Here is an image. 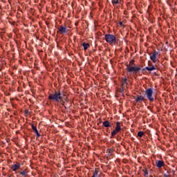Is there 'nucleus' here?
<instances>
[{
	"instance_id": "1",
	"label": "nucleus",
	"mask_w": 177,
	"mask_h": 177,
	"mask_svg": "<svg viewBox=\"0 0 177 177\" xmlns=\"http://www.w3.org/2000/svg\"><path fill=\"white\" fill-rule=\"evenodd\" d=\"M126 70L127 74H131V73H133V74H138V73L140 71V67L136 66V64H135V60L133 59L127 65Z\"/></svg>"
},
{
	"instance_id": "2",
	"label": "nucleus",
	"mask_w": 177,
	"mask_h": 177,
	"mask_svg": "<svg viewBox=\"0 0 177 177\" xmlns=\"http://www.w3.org/2000/svg\"><path fill=\"white\" fill-rule=\"evenodd\" d=\"M60 95H61L60 91H59L58 93L55 92L53 94H50L48 96V99L50 100H55L56 102H59V100H63V97H61Z\"/></svg>"
},
{
	"instance_id": "3",
	"label": "nucleus",
	"mask_w": 177,
	"mask_h": 177,
	"mask_svg": "<svg viewBox=\"0 0 177 177\" xmlns=\"http://www.w3.org/2000/svg\"><path fill=\"white\" fill-rule=\"evenodd\" d=\"M105 40L110 45H113L116 42V37L113 35L108 34L105 35Z\"/></svg>"
},
{
	"instance_id": "4",
	"label": "nucleus",
	"mask_w": 177,
	"mask_h": 177,
	"mask_svg": "<svg viewBox=\"0 0 177 177\" xmlns=\"http://www.w3.org/2000/svg\"><path fill=\"white\" fill-rule=\"evenodd\" d=\"M145 95L149 100V102H154V97H153V88H148L145 91Z\"/></svg>"
},
{
	"instance_id": "5",
	"label": "nucleus",
	"mask_w": 177,
	"mask_h": 177,
	"mask_svg": "<svg viewBox=\"0 0 177 177\" xmlns=\"http://www.w3.org/2000/svg\"><path fill=\"white\" fill-rule=\"evenodd\" d=\"M120 131H121V122H116V127L113 131V132L111 133V138H114V136H115V135H117V133H118V132H120Z\"/></svg>"
},
{
	"instance_id": "6",
	"label": "nucleus",
	"mask_w": 177,
	"mask_h": 177,
	"mask_svg": "<svg viewBox=\"0 0 177 177\" xmlns=\"http://www.w3.org/2000/svg\"><path fill=\"white\" fill-rule=\"evenodd\" d=\"M145 70L147 71H153V70H157V68L153 66L151 62H148V66L145 67Z\"/></svg>"
},
{
	"instance_id": "7",
	"label": "nucleus",
	"mask_w": 177,
	"mask_h": 177,
	"mask_svg": "<svg viewBox=\"0 0 177 177\" xmlns=\"http://www.w3.org/2000/svg\"><path fill=\"white\" fill-rule=\"evenodd\" d=\"M158 55V52L155 51L150 55V59L153 62V63H157V55Z\"/></svg>"
},
{
	"instance_id": "8",
	"label": "nucleus",
	"mask_w": 177,
	"mask_h": 177,
	"mask_svg": "<svg viewBox=\"0 0 177 177\" xmlns=\"http://www.w3.org/2000/svg\"><path fill=\"white\" fill-rule=\"evenodd\" d=\"M58 30H59L60 34H66V32H68L67 27L64 26H59V28H58Z\"/></svg>"
},
{
	"instance_id": "9",
	"label": "nucleus",
	"mask_w": 177,
	"mask_h": 177,
	"mask_svg": "<svg viewBox=\"0 0 177 177\" xmlns=\"http://www.w3.org/2000/svg\"><path fill=\"white\" fill-rule=\"evenodd\" d=\"M11 169L13 171H18V169H20V163L12 165L11 166Z\"/></svg>"
},
{
	"instance_id": "10",
	"label": "nucleus",
	"mask_w": 177,
	"mask_h": 177,
	"mask_svg": "<svg viewBox=\"0 0 177 177\" xmlns=\"http://www.w3.org/2000/svg\"><path fill=\"white\" fill-rule=\"evenodd\" d=\"M142 100H145V97L142 95H137V97L136 99V102L137 103H140V102H142Z\"/></svg>"
},
{
	"instance_id": "11",
	"label": "nucleus",
	"mask_w": 177,
	"mask_h": 177,
	"mask_svg": "<svg viewBox=\"0 0 177 177\" xmlns=\"http://www.w3.org/2000/svg\"><path fill=\"white\" fill-rule=\"evenodd\" d=\"M156 167H158V168H162L164 166V162H162L161 160H156Z\"/></svg>"
},
{
	"instance_id": "12",
	"label": "nucleus",
	"mask_w": 177,
	"mask_h": 177,
	"mask_svg": "<svg viewBox=\"0 0 177 177\" xmlns=\"http://www.w3.org/2000/svg\"><path fill=\"white\" fill-rule=\"evenodd\" d=\"M102 125L103 127H105V128H109V127H111V125L110 124V122L109 121H104L103 123H102Z\"/></svg>"
},
{
	"instance_id": "13",
	"label": "nucleus",
	"mask_w": 177,
	"mask_h": 177,
	"mask_svg": "<svg viewBox=\"0 0 177 177\" xmlns=\"http://www.w3.org/2000/svg\"><path fill=\"white\" fill-rule=\"evenodd\" d=\"M82 46L84 48V50H86V49H88V48H89V44L84 42L82 44Z\"/></svg>"
},
{
	"instance_id": "14",
	"label": "nucleus",
	"mask_w": 177,
	"mask_h": 177,
	"mask_svg": "<svg viewBox=\"0 0 177 177\" xmlns=\"http://www.w3.org/2000/svg\"><path fill=\"white\" fill-rule=\"evenodd\" d=\"M32 129L34 131L35 133H37L38 129H37V127L34 124H32Z\"/></svg>"
},
{
	"instance_id": "15",
	"label": "nucleus",
	"mask_w": 177,
	"mask_h": 177,
	"mask_svg": "<svg viewBox=\"0 0 177 177\" xmlns=\"http://www.w3.org/2000/svg\"><path fill=\"white\" fill-rule=\"evenodd\" d=\"M142 171L144 172V176L147 177L149 175V171H147V169H143Z\"/></svg>"
},
{
	"instance_id": "16",
	"label": "nucleus",
	"mask_w": 177,
	"mask_h": 177,
	"mask_svg": "<svg viewBox=\"0 0 177 177\" xmlns=\"http://www.w3.org/2000/svg\"><path fill=\"white\" fill-rule=\"evenodd\" d=\"M143 135H145V133H144L143 131H139V132L138 133V136L139 138H142V136H143Z\"/></svg>"
},
{
	"instance_id": "17",
	"label": "nucleus",
	"mask_w": 177,
	"mask_h": 177,
	"mask_svg": "<svg viewBox=\"0 0 177 177\" xmlns=\"http://www.w3.org/2000/svg\"><path fill=\"white\" fill-rule=\"evenodd\" d=\"M20 174L22 175V176H27V172L24 171H20Z\"/></svg>"
},
{
	"instance_id": "18",
	"label": "nucleus",
	"mask_w": 177,
	"mask_h": 177,
	"mask_svg": "<svg viewBox=\"0 0 177 177\" xmlns=\"http://www.w3.org/2000/svg\"><path fill=\"white\" fill-rule=\"evenodd\" d=\"M112 3L113 6L118 4V0H112Z\"/></svg>"
},
{
	"instance_id": "19",
	"label": "nucleus",
	"mask_w": 177,
	"mask_h": 177,
	"mask_svg": "<svg viewBox=\"0 0 177 177\" xmlns=\"http://www.w3.org/2000/svg\"><path fill=\"white\" fill-rule=\"evenodd\" d=\"M122 85H127V79H123L122 80Z\"/></svg>"
},
{
	"instance_id": "20",
	"label": "nucleus",
	"mask_w": 177,
	"mask_h": 177,
	"mask_svg": "<svg viewBox=\"0 0 177 177\" xmlns=\"http://www.w3.org/2000/svg\"><path fill=\"white\" fill-rule=\"evenodd\" d=\"M107 151H108V153H109V154H111V153H113V149H107Z\"/></svg>"
},
{
	"instance_id": "21",
	"label": "nucleus",
	"mask_w": 177,
	"mask_h": 177,
	"mask_svg": "<svg viewBox=\"0 0 177 177\" xmlns=\"http://www.w3.org/2000/svg\"><path fill=\"white\" fill-rule=\"evenodd\" d=\"M37 138H39V136H41V135L39 134V133H38V131H37V133H35Z\"/></svg>"
},
{
	"instance_id": "22",
	"label": "nucleus",
	"mask_w": 177,
	"mask_h": 177,
	"mask_svg": "<svg viewBox=\"0 0 177 177\" xmlns=\"http://www.w3.org/2000/svg\"><path fill=\"white\" fill-rule=\"evenodd\" d=\"M120 26H122V22L119 23Z\"/></svg>"
}]
</instances>
